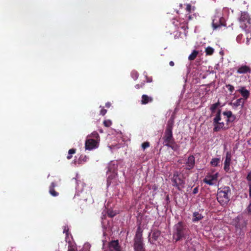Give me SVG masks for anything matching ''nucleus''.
Wrapping results in <instances>:
<instances>
[{"mask_svg": "<svg viewBox=\"0 0 251 251\" xmlns=\"http://www.w3.org/2000/svg\"><path fill=\"white\" fill-rule=\"evenodd\" d=\"M198 192H199V186H197L193 189V194H196L198 193Z\"/></svg>", "mask_w": 251, "mask_h": 251, "instance_id": "39", "label": "nucleus"}, {"mask_svg": "<svg viewBox=\"0 0 251 251\" xmlns=\"http://www.w3.org/2000/svg\"><path fill=\"white\" fill-rule=\"evenodd\" d=\"M214 51V49L211 47H208L205 49V53L207 55H211Z\"/></svg>", "mask_w": 251, "mask_h": 251, "instance_id": "26", "label": "nucleus"}, {"mask_svg": "<svg viewBox=\"0 0 251 251\" xmlns=\"http://www.w3.org/2000/svg\"><path fill=\"white\" fill-rule=\"evenodd\" d=\"M68 251H76L74 248L70 247L68 249Z\"/></svg>", "mask_w": 251, "mask_h": 251, "instance_id": "46", "label": "nucleus"}, {"mask_svg": "<svg viewBox=\"0 0 251 251\" xmlns=\"http://www.w3.org/2000/svg\"><path fill=\"white\" fill-rule=\"evenodd\" d=\"M249 196L250 198H251V183H249Z\"/></svg>", "mask_w": 251, "mask_h": 251, "instance_id": "44", "label": "nucleus"}, {"mask_svg": "<svg viewBox=\"0 0 251 251\" xmlns=\"http://www.w3.org/2000/svg\"><path fill=\"white\" fill-rule=\"evenodd\" d=\"M220 102L218 101L217 102L212 104L210 107V110L213 114L215 112L217 108L220 105Z\"/></svg>", "mask_w": 251, "mask_h": 251, "instance_id": "24", "label": "nucleus"}, {"mask_svg": "<svg viewBox=\"0 0 251 251\" xmlns=\"http://www.w3.org/2000/svg\"><path fill=\"white\" fill-rule=\"evenodd\" d=\"M56 185V184L52 182L49 187V193L53 197H57L59 195V193L54 189Z\"/></svg>", "mask_w": 251, "mask_h": 251, "instance_id": "16", "label": "nucleus"}, {"mask_svg": "<svg viewBox=\"0 0 251 251\" xmlns=\"http://www.w3.org/2000/svg\"><path fill=\"white\" fill-rule=\"evenodd\" d=\"M221 119V109H219L213 120V125L214 126L213 130L214 132H218L221 129L226 130L228 128V127H225L224 122H220Z\"/></svg>", "mask_w": 251, "mask_h": 251, "instance_id": "5", "label": "nucleus"}, {"mask_svg": "<svg viewBox=\"0 0 251 251\" xmlns=\"http://www.w3.org/2000/svg\"><path fill=\"white\" fill-rule=\"evenodd\" d=\"M150 145V143L149 142H145L142 143V148L143 150H145L146 148L149 147Z\"/></svg>", "mask_w": 251, "mask_h": 251, "instance_id": "33", "label": "nucleus"}, {"mask_svg": "<svg viewBox=\"0 0 251 251\" xmlns=\"http://www.w3.org/2000/svg\"><path fill=\"white\" fill-rule=\"evenodd\" d=\"M105 106H106L107 107H110V104L109 103H106Z\"/></svg>", "mask_w": 251, "mask_h": 251, "instance_id": "52", "label": "nucleus"}, {"mask_svg": "<svg viewBox=\"0 0 251 251\" xmlns=\"http://www.w3.org/2000/svg\"><path fill=\"white\" fill-rule=\"evenodd\" d=\"M153 100L152 97L144 94L142 96L141 102L142 104H147L149 102H152Z\"/></svg>", "mask_w": 251, "mask_h": 251, "instance_id": "15", "label": "nucleus"}, {"mask_svg": "<svg viewBox=\"0 0 251 251\" xmlns=\"http://www.w3.org/2000/svg\"><path fill=\"white\" fill-rule=\"evenodd\" d=\"M223 114L224 116H226L227 117V118H229L231 117L233 114L231 111H226L223 112Z\"/></svg>", "mask_w": 251, "mask_h": 251, "instance_id": "30", "label": "nucleus"}, {"mask_svg": "<svg viewBox=\"0 0 251 251\" xmlns=\"http://www.w3.org/2000/svg\"><path fill=\"white\" fill-rule=\"evenodd\" d=\"M243 38V35L242 34H239L236 37V40L238 43H240Z\"/></svg>", "mask_w": 251, "mask_h": 251, "instance_id": "37", "label": "nucleus"}, {"mask_svg": "<svg viewBox=\"0 0 251 251\" xmlns=\"http://www.w3.org/2000/svg\"><path fill=\"white\" fill-rule=\"evenodd\" d=\"M131 75L134 79H136L138 77L139 74L137 72H132Z\"/></svg>", "mask_w": 251, "mask_h": 251, "instance_id": "35", "label": "nucleus"}, {"mask_svg": "<svg viewBox=\"0 0 251 251\" xmlns=\"http://www.w3.org/2000/svg\"><path fill=\"white\" fill-rule=\"evenodd\" d=\"M88 159V157L86 155H81L79 157V160L86 162Z\"/></svg>", "mask_w": 251, "mask_h": 251, "instance_id": "36", "label": "nucleus"}, {"mask_svg": "<svg viewBox=\"0 0 251 251\" xmlns=\"http://www.w3.org/2000/svg\"><path fill=\"white\" fill-rule=\"evenodd\" d=\"M220 159L219 158H212L210 161V164L213 167H217L220 163Z\"/></svg>", "mask_w": 251, "mask_h": 251, "instance_id": "21", "label": "nucleus"}, {"mask_svg": "<svg viewBox=\"0 0 251 251\" xmlns=\"http://www.w3.org/2000/svg\"><path fill=\"white\" fill-rule=\"evenodd\" d=\"M182 6H183V4H179V7H180V8H182Z\"/></svg>", "mask_w": 251, "mask_h": 251, "instance_id": "53", "label": "nucleus"}, {"mask_svg": "<svg viewBox=\"0 0 251 251\" xmlns=\"http://www.w3.org/2000/svg\"><path fill=\"white\" fill-rule=\"evenodd\" d=\"M231 160V154L229 151L226 152L224 162V169L226 172H230V165Z\"/></svg>", "mask_w": 251, "mask_h": 251, "instance_id": "11", "label": "nucleus"}, {"mask_svg": "<svg viewBox=\"0 0 251 251\" xmlns=\"http://www.w3.org/2000/svg\"><path fill=\"white\" fill-rule=\"evenodd\" d=\"M76 152V149H70L68 151L69 154H75Z\"/></svg>", "mask_w": 251, "mask_h": 251, "instance_id": "38", "label": "nucleus"}, {"mask_svg": "<svg viewBox=\"0 0 251 251\" xmlns=\"http://www.w3.org/2000/svg\"><path fill=\"white\" fill-rule=\"evenodd\" d=\"M230 118L231 122L232 123L235 120L236 116L232 114V115L231 116V117Z\"/></svg>", "mask_w": 251, "mask_h": 251, "instance_id": "43", "label": "nucleus"}, {"mask_svg": "<svg viewBox=\"0 0 251 251\" xmlns=\"http://www.w3.org/2000/svg\"><path fill=\"white\" fill-rule=\"evenodd\" d=\"M109 249L111 251H121V247L118 240H113L109 243Z\"/></svg>", "mask_w": 251, "mask_h": 251, "instance_id": "14", "label": "nucleus"}, {"mask_svg": "<svg viewBox=\"0 0 251 251\" xmlns=\"http://www.w3.org/2000/svg\"><path fill=\"white\" fill-rule=\"evenodd\" d=\"M72 157V154H69L67 156V158L68 159H71Z\"/></svg>", "mask_w": 251, "mask_h": 251, "instance_id": "49", "label": "nucleus"}, {"mask_svg": "<svg viewBox=\"0 0 251 251\" xmlns=\"http://www.w3.org/2000/svg\"><path fill=\"white\" fill-rule=\"evenodd\" d=\"M171 181L173 186L176 187L179 191H181L182 188H184L185 180L181 178L177 172H174L171 178Z\"/></svg>", "mask_w": 251, "mask_h": 251, "instance_id": "6", "label": "nucleus"}, {"mask_svg": "<svg viewBox=\"0 0 251 251\" xmlns=\"http://www.w3.org/2000/svg\"><path fill=\"white\" fill-rule=\"evenodd\" d=\"M246 178L248 181H251V172L249 173Z\"/></svg>", "mask_w": 251, "mask_h": 251, "instance_id": "41", "label": "nucleus"}, {"mask_svg": "<svg viewBox=\"0 0 251 251\" xmlns=\"http://www.w3.org/2000/svg\"><path fill=\"white\" fill-rule=\"evenodd\" d=\"M98 141L94 139H87L85 141V149L91 150L98 147Z\"/></svg>", "mask_w": 251, "mask_h": 251, "instance_id": "10", "label": "nucleus"}, {"mask_svg": "<svg viewBox=\"0 0 251 251\" xmlns=\"http://www.w3.org/2000/svg\"><path fill=\"white\" fill-rule=\"evenodd\" d=\"M69 227L68 226H65L63 227V233H66V236L68 235Z\"/></svg>", "mask_w": 251, "mask_h": 251, "instance_id": "34", "label": "nucleus"}, {"mask_svg": "<svg viewBox=\"0 0 251 251\" xmlns=\"http://www.w3.org/2000/svg\"><path fill=\"white\" fill-rule=\"evenodd\" d=\"M147 81L148 82H151L152 81V79L151 78H147Z\"/></svg>", "mask_w": 251, "mask_h": 251, "instance_id": "51", "label": "nucleus"}, {"mask_svg": "<svg viewBox=\"0 0 251 251\" xmlns=\"http://www.w3.org/2000/svg\"><path fill=\"white\" fill-rule=\"evenodd\" d=\"M72 157V154H69L67 156V158L68 159H71Z\"/></svg>", "mask_w": 251, "mask_h": 251, "instance_id": "50", "label": "nucleus"}, {"mask_svg": "<svg viewBox=\"0 0 251 251\" xmlns=\"http://www.w3.org/2000/svg\"><path fill=\"white\" fill-rule=\"evenodd\" d=\"M177 22H179V26L180 28L183 29L184 30L188 29L187 21L184 20V19H179Z\"/></svg>", "mask_w": 251, "mask_h": 251, "instance_id": "18", "label": "nucleus"}, {"mask_svg": "<svg viewBox=\"0 0 251 251\" xmlns=\"http://www.w3.org/2000/svg\"><path fill=\"white\" fill-rule=\"evenodd\" d=\"M237 91L241 94L244 100H246L250 97V92L248 90L246 89V87L244 86L241 87Z\"/></svg>", "mask_w": 251, "mask_h": 251, "instance_id": "12", "label": "nucleus"}, {"mask_svg": "<svg viewBox=\"0 0 251 251\" xmlns=\"http://www.w3.org/2000/svg\"><path fill=\"white\" fill-rule=\"evenodd\" d=\"M195 7L194 6H192L190 4H186L185 10L187 12V15L190 14L192 12L194 11Z\"/></svg>", "mask_w": 251, "mask_h": 251, "instance_id": "22", "label": "nucleus"}, {"mask_svg": "<svg viewBox=\"0 0 251 251\" xmlns=\"http://www.w3.org/2000/svg\"><path fill=\"white\" fill-rule=\"evenodd\" d=\"M169 65H170L171 66L173 67V66H174L175 65V63H174V62L173 61H171L169 62Z\"/></svg>", "mask_w": 251, "mask_h": 251, "instance_id": "48", "label": "nucleus"}, {"mask_svg": "<svg viewBox=\"0 0 251 251\" xmlns=\"http://www.w3.org/2000/svg\"><path fill=\"white\" fill-rule=\"evenodd\" d=\"M143 230L139 226L136 230V234L134 238V251H145L143 239L142 237Z\"/></svg>", "mask_w": 251, "mask_h": 251, "instance_id": "4", "label": "nucleus"}, {"mask_svg": "<svg viewBox=\"0 0 251 251\" xmlns=\"http://www.w3.org/2000/svg\"><path fill=\"white\" fill-rule=\"evenodd\" d=\"M226 87L228 89V91L230 92V94H232V93L234 91V87L231 85V84H226Z\"/></svg>", "mask_w": 251, "mask_h": 251, "instance_id": "29", "label": "nucleus"}, {"mask_svg": "<svg viewBox=\"0 0 251 251\" xmlns=\"http://www.w3.org/2000/svg\"><path fill=\"white\" fill-rule=\"evenodd\" d=\"M194 15L193 16L192 15L189 14L188 16H186V17L187 18L188 20H192L194 18Z\"/></svg>", "mask_w": 251, "mask_h": 251, "instance_id": "42", "label": "nucleus"}, {"mask_svg": "<svg viewBox=\"0 0 251 251\" xmlns=\"http://www.w3.org/2000/svg\"><path fill=\"white\" fill-rule=\"evenodd\" d=\"M249 19V16L247 12H243L241 13V17L240 18V21L241 22H246L248 21Z\"/></svg>", "mask_w": 251, "mask_h": 251, "instance_id": "20", "label": "nucleus"}, {"mask_svg": "<svg viewBox=\"0 0 251 251\" xmlns=\"http://www.w3.org/2000/svg\"><path fill=\"white\" fill-rule=\"evenodd\" d=\"M218 176V173L213 175H210L208 173L206 175L203 181L205 183L210 186L214 185L217 180Z\"/></svg>", "mask_w": 251, "mask_h": 251, "instance_id": "8", "label": "nucleus"}, {"mask_svg": "<svg viewBox=\"0 0 251 251\" xmlns=\"http://www.w3.org/2000/svg\"><path fill=\"white\" fill-rule=\"evenodd\" d=\"M110 178V177L109 176L108 178V179H107V183L108 184L109 183V179Z\"/></svg>", "mask_w": 251, "mask_h": 251, "instance_id": "54", "label": "nucleus"}, {"mask_svg": "<svg viewBox=\"0 0 251 251\" xmlns=\"http://www.w3.org/2000/svg\"><path fill=\"white\" fill-rule=\"evenodd\" d=\"M231 190L228 186H223L218 188L217 194V200L220 205L226 207L230 201Z\"/></svg>", "mask_w": 251, "mask_h": 251, "instance_id": "2", "label": "nucleus"}, {"mask_svg": "<svg viewBox=\"0 0 251 251\" xmlns=\"http://www.w3.org/2000/svg\"><path fill=\"white\" fill-rule=\"evenodd\" d=\"M232 123L231 121L230 118H227V119L226 120V125H228V123Z\"/></svg>", "mask_w": 251, "mask_h": 251, "instance_id": "47", "label": "nucleus"}, {"mask_svg": "<svg viewBox=\"0 0 251 251\" xmlns=\"http://www.w3.org/2000/svg\"><path fill=\"white\" fill-rule=\"evenodd\" d=\"M244 103L245 101L243 100V98H240L234 102L231 103V104H233L235 107H238L240 105L243 106L244 104Z\"/></svg>", "mask_w": 251, "mask_h": 251, "instance_id": "19", "label": "nucleus"}, {"mask_svg": "<svg viewBox=\"0 0 251 251\" xmlns=\"http://www.w3.org/2000/svg\"><path fill=\"white\" fill-rule=\"evenodd\" d=\"M174 125V119L170 118L167 122L162 140L164 146L171 148L174 151H176L178 149L179 146L176 144L175 139L173 137V129Z\"/></svg>", "mask_w": 251, "mask_h": 251, "instance_id": "1", "label": "nucleus"}, {"mask_svg": "<svg viewBox=\"0 0 251 251\" xmlns=\"http://www.w3.org/2000/svg\"><path fill=\"white\" fill-rule=\"evenodd\" d=\"M103 125L106 127H110L112 125V122L110 120H104Z\"/></svg>", "mask_w": 251, "mask_h": 251, "instance_id": "31", "label": "nucleus"}, {"mask_svg": "<svg viewBox=\"0 0 251 251\" xmlns=\"http://www.w3.org/2000/svg\"><path fill=\"white\" fill-rule=\"evenodd\" d=\"M251 39V33L250 34V36H249V35L247 36V44H249V40Z\"/></svg>", "mask_w": 251, "mask_h": 251, "instance_id": "45", "label": "nucleus"}, {"mask_svg": "<svg viewBox=\"0 0 251 251\" xmlns=\"http://www.w3.org/2000/svg\"><path fill=\"white\" fill-rule=\"evenodd\" d=\"M188 229L182 222H178L174 227L173 237L176 242L182 240L188 234Z\"/></svg>", "mask_w": 251, "mask_h": 251, "instance_id": "3", "label": "nucleus"}, {"mask_svg": "<svg viewBox=\"0 0 251 251\" xmlns=\"http://www.w3.org/2000/svg\"><path fill=\"white\" fill-rule=\"evenodd\" d=\"M203 218V217L201 215V214L198 212H195L193 214L192 221L193 222H198L201 220Z\"/></svg>", "mask_w": 251, "mask_h": 251, "instance_id": "17", "label": "nucleus"}, {"mask_svg": "<svg viewBox=\"0 0 251 251\" xmlns=\"http://www.w3.org/2000/svg\"><path fill=\"white\" fill-rule=\"evenodd\" d=\"M226 26V24L225 19L217 14L214 17L212 20V27L214 29H217L221 26Z\"/></svg>", "mask_w": 251, "mask_h": 251, "instance_id": "7", "label": "nucleus"}, {"mask_svg": "<svg viewBox=\"0 0 251 251\" xmlns=\"http://www.w3.org/2000/svg\"><path fill=\"white\" fill-rule=\"evenodd\" d=\"M107 112V110L105 109H102L100 111V113L101 115L104 116Z\"/></svg>", "mask_w": 251, "mask_h": 251, "instance_id": "40", "label": "nucleus"}, {"mask_svg": "<svg viewBox=\"0 0 251 251\" xmlns=\"http://www.w3.org/2000/svg\"><path fill=\"white\" fill-rule=\"evenodd\" d=\"M199 52L196 50H194L193 52L188 57V59L190 61H192L195 59L196 57L197 56Z\"/></svg>", "mask_w": 251, "mask_h": 251, "instance_id": "23", "label": "nucleus"}, {"mask_svg": "<svg viewBox=\"0 0 251 251\" xmlns=\"http://www.w3.org/2000/svg\"><path fill=\"white\" fill-rule=\"evenodd\" d=\"M195 158L194 155H191L188 156L185 163V168L186 171L192 170L195 166Z\"/></svg>", "mask_w": 251, "mask_h": 251, "instance_id": "9", "label": "nucleus"}, {"mask_svg": "<svg viewBox=\"0 0 251 251\" xmlns=\"http://www.w3.org/2000/svg\"><path fill=\"white\" fill-rule=\"evenodd\" d=\"M92 137L97 141H99L100 140V136L98 133L97 131H94L91 134Z\"/></svg>", "mask_w": 251, "mask_h": 251, "instance_id": "27", "label": "nucleus"}, {"mask_svg": "<svg viewBox=\"0 0 251 251\" xmlns=\"http://www.w3.org/2000/svg\"><path fill=\"white\" fill-rule=\"evenodd\" d=\"M144 85H145V81H144L143 82H141L140 84H136L135 86V87L137 89H139L140 88H143Z\"/></svg>", "mask_w": 251, "mask_h": 251, "instance_id": "32", "label": "nucleus"}, {"mask_svg": "<svg viewBox=\"0 0 251 251\" xmlns=\"http://www.w3.org/2000/svg\"><path fill=\"white\" fill-rule=\"evenodd\" d=\"M107 214L108 217L112 218L116 215V213L112 210L108 209L107 211Z\"/></svg>", "mask_w": 251, "mask_h": 251, "instance_id": "28", "label": "nucleus"}, {"mask_svg": "<svg viewBox=\"0 0 251 251\" xmlns=\"http://www.w3.org/2000/svg\"><path fill=\"white\" fill-rule=\"evenodd\" d=\"M237 73L240 74H251V69L248 66L242 65L238 68Z\"/></svg>", "mask_w": 251, "mask_h": 251, "instance_id": "13", "label": "nucleus"}, {"mask_svg": "<svg viewBox=\"0 0 251 251\" xmlns=\"http://www.w3.org/2000/svg\"><path fill=\"white\" fill-rule=\"evenodd\" d=\"M160 231L158 230H154L152 234V238L154 240L156 241L160 235Z\"/></svg>", "mask_w": 251, "mask_h": 251, "instance_id": "25", "label": "nucleus"}]
</instances>
